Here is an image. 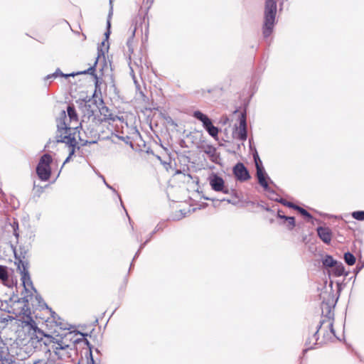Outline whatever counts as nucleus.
Listing matches in <instances>:
<instances>
[{
    "mask_svg": "<svg viewBox=\"0 0 364 364\" xmlns=\"http://www.w3.org/2000/svg\"><path fill=\"white\" fill-rule=\"evenodd\" d=\"M209 183L211 188L216 192H222L225 194H230L234 192L225 186V181L220 176L217 174H212L209 177Z\"/></svg>",
    "mask_w": 364,
    "mask_h": 364,
    "instance_id": "5",
    "label": "nucleus"
},
{
    "mask_svg": "<svg viewBox=\"0 0 364 364\" xmlns=\"http://www.w3.org/2000/svg\"><path fill=\"white\" fill-rule=\"evenodd\" d=\"M141 20H142V18L140 16H135V18L132 20V23L129 28L130 36L127 42V45L129 48V50H130L132 52H133L132 43H133V39L135 36V33L137 29V23L139 21H141Z\"/></svg>",
    "mask_w": 364,
    "mask_h": 364,
    "instance_id": "12",
    "label": "nucleus"
},
{
    "mask_svg": "<svg viewBox=\"0 0 364 364\" xmlns=\"http://www.w3.org/2000/svg\"><path fill=\"white\" fill-rule=\"evenodd\" d=\"M193 116L196 118L198 120H202L203 118L205 116V114H203L200 111H195L193 112Z\"/></svg>",
    "mask_w": 364,
    "mask_h": 364,
    "instance_id": "29",
    "label": "nucleus"
},
{
    "mask_svg": "<svg viewBox=\"0 0 364 364\" xmlns=\"http://www.w3.org/2000/svg\"><path fill=\"white\" fill-rule=\"evenodd\" d=\"M51 316L53 321L55 323L56 326L62 329H66L65 323L55 312H53Z\"/></svg>",
    "mask_w": 364,
    "mask_h": 364,
    "instance_id": "18",
    "label": "nucleus"
},
{
    "mask_svg": "<svg viewBox=\"0 0 364 364\" xmlns=\"http://www.w3.org/2000/svg\"><path fill=\"white\" fill-rule=\"evenodd\" d=\"M85 143H86V144H87V143H89V144L95 143V141H86V142H85Z\"/></svg>",
    "mask_w": 364,
    "mask_h": 364,
    "instance_id": "37",
    "label": "nucleus"
},
{
    "mask_svg": "<svg viewBox=\"0 0 364 364\" xmlns=\"http://www.w3.org/2000/svg\"><path fill=\"white\" fill-rule=\"evenodd\" d=\"M336 263V261L330 255H326L323 260V264L328 267H333Z\"/></svg>",
    "mask_w": 364,
    "mask_h": 364,
    "instance_id": "19",
    "label": "nucleus"
},
{
    "mask_svg": "<svg viewBox=\"0 0 364 364\" xmlns=\"http://www.w3.org/2000/svg\"><path fill=\"white\" fill-rule=\"evenodd\" d=\"M14 234H15V235H16V237H18V233H16V232H15V233H14Z\"/></svg>",
    "mask_w": 364,
    "mask_h": 364,
    "instance_id": "41",
    "label": "nucleus"
},
{
    "mask_svg": "<svg viewBox=\"0 0 364 364\" xmlns=\"http://www.w3.org/2000/svg\"><path fill=\"white\" fill-rule=\"evenodd\" d=\"M53 161L51 156L48 154H43L36 167V173L41 181H48L51 174L50 164Z\"/></svg>",
    "mask_w": 364,
    "mask_h": 364,
    "instance_id": "4",
    "label": "nucleus"
},
{
    "mask_svg": "<svg viewBox=\"0 0 364 364\" xmlns=\"http://www.w3.org/2000/svg\"><path fill=\"white\" fill-rule=\"evenodd\" d=\"M9 270L6 266L0 265V281L12 291L13 287L16 284V281L14 280Z\"/></svg>",
    "mask_w": 364,
    "mask_h": 364,
    "instance_id": "7",
    "label": "nucleus"
},
{
    "mask_svg": "<svg viewBox=\"0 0 364 364\" xmlns=\"http://www.w3.org/2000/svg\"><path fill=\"white\" fill-rule=\"evenodd\" d=\"M67 112H68V114L70 121L71 122H75L77 123L78 122V117H77V114L76 113L74 106L69 105L67 108Z\"/></svg>",
    "mask_w": 364,
    "mask_h": 364,
    "instance_id": "17",
    "label": "nucleus"
},
{
    "mask_svg": "<svg viewBox=\"0 0 364 364\" xmlns=\"http://www.w3.org/2000/svg\"><path fill=\"white\" fill-rule=\"evenodd\" d=\"M317 234L319 238L326 244H330L332 239V232L328 227H318Z\"/></svg>",
    "mask_w": 364,
    "mask_h": 364,
    "instance_id": "13",
    "label": "nucleus"
},
{
    "mask_svg": "<svg viewBox=\"0 0 364 364\" xmlns=\"http://www.w3.org/2000/svg\"><path fill=\"white\" fill-rule=\"evenodd\" d=\"M82 110L85 116L87 115L88 118H90L94 114L92 106L90 104L85 103L82 107Z\"/></svg>",
    "mask_w": 364,
    "mask_h": 364,
    "instance_id": "20",
    "label": "nucleus"
},
{
    "mask_svg": "<svg viewBox=\"0 0 364 364\" xmlns=\"http://www.w3.org/2000/svg\"><path fill=\"white\" fill-rule=\"evenodd\" d=\"M27 324L30 325L32 328H36V322L32 319L31 317H29V321L26 322Z\"/></svg>",
    "mask_w": 364,
    "mask_h": 364,
    "instance_id": "34",
    "label": "nucleus"
},
{
    "mask_svg": "<svg viewBox=\"0 0 364 364\" xmlns=\"http://www.w3.org/2000/svg\"><path fill=\"white\" fill-rule=\"evenodd\" d=\"M344 259L348 265H353L355 262V256L349 252L344 254Z\"/></svg>",
    "mask_w": 364,
    "mask_h": 364,
    "instance_id": "23",
    "label": "nucleus"
},
{
    "mask_svg": "<svg viewBox=\"0 0 364 364\" xmlns=\"http://www.w3.org/2000/svg\"><path fill=\"white\" fill-rule=\"evenodd\" d=\"M111 15H112V12L109 13V14L108 16L107 21V31L105 33V35L106 36V38H108L110 34V27H111L110 19H111Z\"/></svg>",
    "mask_w": 364,
    "mask_h": 364,
    "instance_id": "27",
    "label": "nucleus"
},
{
    "mask_svg": "<svg viewBox=\"0 0 364 364\" xmlns=\"http://www.w3.org/2000/svg\"><path fill=\"white\" fill-rule=\"evenodd\" d=\"M233 173L237 180L245 181L250 178L249 172L245 165L242 163H237L233 168Z\"/></svg>",
    "mask_w": 364,
    "mask_h": 364,
    "instance_id": "10",
    "label": "nucleus"
},
{
    "mask_svg": "<svg viewBox=\"0 0 364 364\" xmlns=\"http://www.w3.org/2000/svg\"><path fill=\"white\" fill-rule=\"evenodd\" d=\"M100 114L103 116L102 121H112L114 122L117 116L112 114L109 108L106 106H102L100 108Z\"/></svg>",
    "mask_w": 364,
    "mask_h": 364,
    "instance_id": "14",
    "label": "nucleus"
},
{
    "mask_svg": "<svg viewBox=\"0 0 364 364\" xmlns=\"http://www.w3.org/2000/svg\"><path fill=\"white\" fill-rule=\"evenodd\" d=\"M284 205H287L288 207L289 208H292L294 209H295V206H297L296 205H294V203H291V202H286V203H283Z\"/></svg>",
    "mask_w": 364,
    "mask_h": 364,
    "instance_id": "35",
    "label": "nucleus"
},
{
    "mask_svg": "<svg viewBox=\"0 0 364 364\" xmlns=\"http://www.w3.org/2000/svg\"><path fill=\"white\" fill-rule=\"evenodd\" d=\"M277 216H278V218H283L284 220H285V218H288L289 217V216H285L284 215H283L282 214V211H281V210H278Z\"/></svg>",
    "mask_w": 364,
    "mask_h": 364,
    "instance_id": "36",
    "label": "nucleus"
},
{
    "mask_svg": "<svg viewBox=\"0 0 364 364\" xmlns=\"http://www.w3.org/2000/svg\"><path fill=\"white\" fill-rule=\"evenodd\" d=\"M327 328L329 329V333H327V335L326 336V340H331L333 338L336 337L333 328V321H328L327 324Z\"/></svg>",
    "mask_w": 364,
    "mask_h": 364,
    "instance_id": "21",
    "label": "nucleus"
},
{
    "mask_svg": "<svg viewBox=\"0 0 364 364\" xmlns=\"http://www.w3.org/2000/svg\"><path fill=\"white\" fill-rule=\"evenodd\" d=\"M200 122H203V125L204 128H205L207 126H208L212 122L211 120L208 117V116H205Z\"/></svg>",
    "mask_w": 364,
    "mask_h": 364,
    "instance_id": "33",
    "label": "nucleus"
},
{
    "mask_svg": "<svg viewBox=\"0 0 364 364\" xmlns=\"http://www.w3.org/2000/svg\"><path fill=\"white\" fill-rule=\"evenodd\" d=\"M285 220L288 222L289 229L292 230L295 226V219L294 217L285 218Z\"/></svg>",
    "mask_w": 364,
    "mask_h": 364,
    "instance_id": "28",
    "label": "nucleus"
},
{
    "mask_svg": "<svg viewBox=\"0 0 364 364\" xmlns=\"http://www.w3.org/2000/svg\"><path fill=\"white\" fill-rule=\"evenodd\" d=\"M33 364H55V361L53 360H38L35 361Z\"/></svg>",
    "mask_w": 364,
    "mask_h": 364,
    "instance_id": "31",
    "label": "nucleus"
},
{
    "mask_svg": "<svg viewBox=\"0 0 364 364\" xmlns=\"http://www.w3.org/2000/svg\"><path fill=\"white\" fill-rule=\"evenodd\" d=\"M81 339L80 338H77L75 341V343H78Z\"/></svg>",
    "mask_w": 364,
    "mask_h": 364,
    "instance_id": "39",
    "label": "nucleus"
},
{
    "mask_svg": "<svg viewBox=\"0 0 364 364\" xmlns=\"http://www.w3.org/2000/svg\"><path fill=\"white\" fill-rule=\"evenodd\" d=\"M325 323L324 321L320 322V325L316 326V331L313 332V335L311 338H308L306 341V346H307V349H311L314 345L316 344L318 341L317 333L321 328V326Z\"/></svg>",
    "mask_w": 364,
    "mask_h": 364,
    "instance_id": "15",
    "label": "nucleus"
},
{
    "mask_svg": "<svg viewBox=\"0 0 364 364\" xmlns=\"http://www.w3.org/2000/svg\"><path fill=\"white\" fill-rule=\"evenodd\" d=\"M336 274L338 276H341L343 274L344 272V267L342 264H340V265H337L336 267Z\"/></svg>",
    "mask_w": 364,
    "mask_h": 364,
    "instance_id": "32",
    "label": "nucleus"
},
{
    "mask_svg": "<svg viewBox=\"0 0 364 364\" xmlns=\"http://www.w3.org/2000/svg\"><path fill=\"white\" fill-rule=\"evenodd\" d=\"M102 50H98V54L100 53V54H101V55H103V53H102Z\"/></svg>",
    "mask_w": 364,
    "mask_h": 364,
    "instance_id": "38",
    "label": "nucleus"
},
{
    "mask_svg": "<svg viewBox=\"0 0 364 364\" xmlns=\"http://www.w3.org/2000/svg\"><path fill=\"white\" fill-rule=\"evenodd\" d=\"M253 158L256 166L258 182L264 188V190H268L269 185L265 178V172L262 167V161L257 152L253 155Z\"/></svg>",
    "mask_w": 364,
    "mask_h": 364,
    "instance_id": "6",
    "label": "nucleus"
},
{
    "mask_svg": "<svg viewBox=\"0 0 364 364\" xmlns=\"http://www.w3.org/2000/svg\"><path fill=\"white\" fill-rule=\"evenodd\" d=\"M66 114L65 111L61 112V119H60L57 127L55 134L56 143H64L68 148V156L64 161V164L68 163L71 157L75 154V149L77 147V141L75 138V132H71V128L65 123Z\"/></svg>",
    "mask_w": 364,
    "mask_h": 364,
    "instance_id": "2",
    "label": "nucleus"
},
{
    "mask_svg": "<svg viewBox=\"0 0 364 364\" xmlns=\"http://www.w3.org/2000/svg\"><path fill=\"white\" fill-rule=\"evenodd\" d=\"M235 137L240 141H245L247 137V123L245 114H242L240 117V126L237 127L236 132L234 133Z\"/></svg>",
    "mask_w": 364,
    "mask_h": 364,
    "instance_id": "9",
    "label": "nucleus"
},
{
    "mask_svg": "<svg viewBox=\"0 0 364 364\" xmlns=\"http://www.w3.org/2000/svg\"><path fill=\"white\" fill-rule=\"evenodd\" d=\"M11 301V297H9V299H7L6 298H1L0 297V309H4V304H6L8 303V301Z\"/></svg>",
    "mask_w": 364,
    "mask_h": 364,
    "instance_id": "30",
    "label": "nucleus"
},
{
    "mask_svg": "<svg viewBox=\"0 0 364 364\" xmlns=\"http://www.w3.org/2000/svg\"><path fill=\"white\" fill-rule=\"evenodd\" d=\"M295 210H298L302 215L307 218L308 219L310 220L312 218V215L303 208L295 206Z\"/></svg>",
    "mask_w": 364,
    "mask_h": 364,
    "instance_id": "25",
    "label": "nucleus"
},
{
    "mask_svg": "<svg viewBox=\"0 0 364 364\" xmlns=\"http://www.w3.org/2000/svg\"><path fill=\"white\" fill-rule=\"evenodd\" d=\"M277 13V2L275 0H266L264 8V23L263 34L268 37L272 32Z\"/></svg>",
    "mask_w": 364,
    "mask_h": 364,
    "instance_id": "3",
    "label": "nucleus"
},
{
    "mask_svg": "<svg viewBox=\"0 0 364 364\" xmlns=\"http://www.w3.org/2000/svg\"><path fill=\"white\" fill-rule=\"evenodd\" d=\"M100 57V53L98 54L97 57L95 58V60L93 63L92 65H91L88 69L84 70V71H81V72H79L77 73V75H79V74H90V75H92L93 76H95V79H96V85H97V82H98V79H97V75L95 74V68H96V65L97 64V61H98V58Z\"/></svg>",
    "mask_w": 364,
    "mask_h": 364,
    "instance_id": "16",
    "label": "nucleus"
},
{
    "mask_svg": "<svg viewBox=\"0 0 364 364\" xmlns=\"http://www.w3.org/2000/svg\"><path fill=\"white\" fill-rule=\"evenodd\" d=\"M45 336L49 339L50 343H53L52 348L55 354L61 359L63 355L61 351L65 350L70 346L65 343L63 341L55 339L51 336L45 335Z\"/></svg>",
    "mask_w": 364,
    "mask_h": 364,
    "instance_id": "8",
    "label": "nucleus"
},
{
    "mask_svg": "<svg viewBox=\"0 0 364 364\" xmlns=\"http://www.w3.org/2000/svg\"><path fill=\"white\" fill-rule=\"evenodd\" d=\"M58 75L68 77V76H75V74L72 73V74H69V75H64L63 73H60L59 69H58L54 73L47 75L46 78L47 80H48L52 77H56Z\"/></svg>",
    "mask_w": 364,
    "mask_h": 364,
    "instance_id": "24",
    "label": "nucleus"
},
{
    "mask_svg": "<svg viewBox=\"0 0 364 364\" xmlns=\"http://www.w3.org/2000/svg\"><path fill=\"white\" fill-rule=\"evenodd\" d=\"M352 216L358 220H364V211H355L352 213Z\"/></svg>",
    "mask_w": 364,
    "mask_h": 364,
    "instance_id": "26",
    "label": "nucleus"
},
{
    "mask_svg": "<svg viewBox=\"0 0 364 364\" xmlns=\"http://www.w3.org/2000/svg\"><path fill=\"white\" fill-rule=\"evenodd\" d=\"M221 200H226V199L223 198ZM228 202H230V200H227Z\"/></svg>",
    "mask_w": 364,
    "mask_h": 364,
    "instance_id": "40",
    "label": "nucleus"
},
{
    "mask_svg": "<svg viewBox=\"0 0 364 364\" xmlns=\"http://www.w3.org/2000/svg\"><path fill=\"white\" fill-rule=\"evenodd\" d=\"M15 264L17 266V270L21 274V280L22 282L25 294L23 299L26 302L31 301L34 294L37 293L34 288L29 272V262L26 256V251L23 252L22 248L20 247L18 252L14 251Z\"/></svg>",
    "mask_w": 364,
    "mask_h": 364,
    "instance_id": "1",
    "label": "nucleus"
},
{
    "mask_svg": "<svg viewBox=\"0 0 364 364\" xmlns=\"http://www.w3.org/2000/svg\"><path fill=\"white\" fill-rule=\"evenodd\" d=\"M208 134L213 137H217L218 134V129L213 126L212 122L205 128Z\"/></svg>",
    "mask_w": 364,
    "mask_h": 364,
    "instance_id": "22",
    "label": "nucleus"
},
{
    "mask_svg": "<svg viewBox=\"0 0 364 364\" xmlns=\"http://www.w3.org/2000/svg\"><path fill=\"white\" fill-rule=\"evenodd\" d=\"M198 149L207 154L210 160L213 162H216L217 159L219 158V155L217 153V149L213 145L201 144L200 146H198Z\"/></svg>",
    "mask_w": 364,
    "mask_h": 364,
    "instance_id": "11",
    "label": "nucleus"
}]
</instances>
